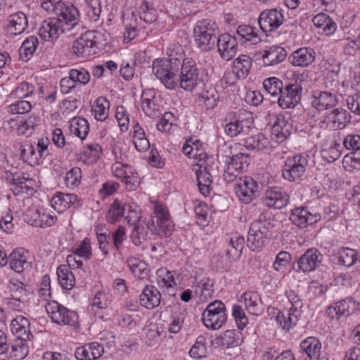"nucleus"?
<instances>
[{"instance_id": "f257e3e1", "label": "nucleus", "mask_w": 360, "mask_h": 360, "mask_svg": "<svg viewBox=\"0 0 360 360\" xmlns=\"http://www.w3.org/2000/svg\"><path fill=\"white\" fill-rule=\"evenodd\" d=\"M56 18L44 21L39 30L45 41L56 39L60 34L72 30L79 21V13L72 3L58 1L55 7Z\"/></svg>"}, {"instance_id": "f03ea898", "label": "nucleus", "mask_w": 360, "mask_h": 360, "mask_svg": "<svg viewBox=\"0 0 360 360\" xmlns=\"http://www.w3.org/2000/svg\"><path fill=\"white\" fill-rule=\"evenodd\" d=\"M180 57H182L181 55ZM180 59L157 58L153 62V73L169 89L179 86Z\"/></svg>"}, {"instance_id": "7ed1b4c3", "label": "nucleus", "mask_w": 360, "mask_h": 360, "mask_svg": "<svg viewBox=\"0 0 360 360\" xmlns=\"http://www.w3.org/2000/svg\"><path fill=\"white\" fill-rule=\"evenodd\" d=\"M179 75V86L186 91H191L198 86L204 84L202 68H199L191 58H186L182 63L180 62Z\"/></svg>"}, {"instance_id": "20e7f679", "label": "nucleus", "mask_w": 360, "mask_h": 360, "mask_svg": "<svg viewBox=\"0 0 360 360\" xmlns=\"http://www.w3.org/2000/svg\"><path fill=\"white\" fill-rule=\"evenodd\" d=\"M219 33L215 22L205 19L196 22L193 28L195 43L202 51H208L214 49Z\"/></svg>"}, {"instance_id": "39448f33", "label": "nucleus", "mask_w": 360, "mask_h": 360, "mask_svg": "<svg viewBox=\"0 0 360 360\" xmlns=\"http://www.w3.org/2000/svg\"><path fill=\"white\" fill-rule=\"evenodd\" d=\"M272 227L271 223L265 219V216L261 214L250 225L247 240L248 248L252 251L259 252L269 242Z\"/></svg>"}, {"instance_id": "423d86ee", "label": "nucleus", "mask_w": 360, "mask_h": 360, "mask_svg": "<svg viewBox=\"0 0 360 360\" xmlns=\"http://www.w3.org/2000/svg\"><path fill=\"white\" fill-rule=\"evenodd\" d=\"M201 319L208 329H219L227 319L224 304L220 300L210 303L202 313Z\"/></svg>"}, {"instance_id": "0eeeda50", "label": "nucleus", "mask_w": 360, "mask_h": 360, "mask_svg": "<svg viewBox=\"0 0 360 360\" xmlns=\"http://www.w3.org/2000/svg\"><path fill=\"white\" fill-rule=\"evenodd\" d=\"M46 311L52 321L60 326H75L78 323V315L58 303L53 301L46 306Z\"/></svg>"}, {"instance_id": "6e6552de", "label": "nucleus", "mask_w": 360, "mask_h": 360, "mask_svg": "<svg viewBox=\"0 0 360 360\" xmlns=\"http://www.w3.org/2000/svg\"><path fill=\"white\" fill-rule=\"evenodd\" d=\"M227 122L224 130L226 134L231 137H235L240 134H248L253 124L252 115L247 112L238 113L232 116L231 114L226 117Z\"/></svg>"}, {"instance_id": "1a4fd4ad", "label": "nucleus", "mask_w": 360, "mask_h": 360, "mask_svg": "<svg viewBox=\"0 0 360 360\" xmlns=\"http://www.w3.org/2000/svg\"><path fill=\"white\" fill-rule=\"evenodd\" d=\"M250 164L248 154L238 153L231 157L227 156L225 161L224 176L229 182L233 181L242 174Z\"/></svg>"}, {"instance_id": "9d476101", "label": "nucleus", "mask_w": 360, "mask_h": 360, "mask_svg": "<svg viewBox=\"0 0 360 360\" xmlns=\"http://www.w3.org/2000/svg\"><path fill=\"white\" fill-rule=\"evenodd\" d=\"M308 166L307 158L297 155L288 158L283 166L282 174L288 181L293 182L300 179L304 174Z\"/></svg>"}, {"instance_id": "9b49d317", "label": "nucleus", "mask_w": 360, "mask_h": 360, "mask_svg": "<svg viewBox=\"0 0 360 360\" xmlns=\"http://www.w3.org/2000/svg\"><path fill=\"white\" fill-rule=\"evenodd\" d=\"M277 98L278 104L283 109L295 108L301 100L302 87L297 83L286 84Z\"/></svg>"}, {"instance_id": "f8f14e48", "label": "nucleus", "mask_w": 360, "mask_h": 360, "mask_svg": "<svg viewBox=\"0 0 360 360\" xmlns=\"http://www.w3.org/2000/svg\"><path fill=\"white\" fill-rule=\"evenodd\" d=\"M283 22V15L276 8L262 11L258 18V24L264 32L278 28Z\"/></svg>"}, {"instance_id": "ddd939ff", "label": "nucleus", "mask_w": 360, "mask_h": 360, "mask_svg": "<svg viewBox=\"0 0 360 360\" xmlns=\"http://www.w3.org/2000/svg\"><path fill=\"white\" fill-rule=\"evenodd\" d=\"M321 216L319 213H311L304 207H295L291 210L290 221L300 229L313 225L320 221Z\"/></svg>"}, {"instance_id": "4468645a", "label": "nucleus", "mask_w": 360, "mask_h": 360, "mask_svg": "<svg viewBox=\"0 0 360 360\" xmlns=\"http://www.w3.org/2000/svg\"><path fill=\"white\" fill-rule=\"evenodd\" d=\"M323 261V255L315 248L308 249L297 260V269L310 272L319 268Z\"/></svg>"}, {"instance_id": "2eb2a0df", "label": "nucleus", "mask_w": 360, "mask_h": 360, "mask_svg": "<svg viewBox=\"0 0 360 360\" xmlns=\"http://www.w3.org/2000/svg\"><path fill=\"white\" fill-rule=\"evenodd\" d=\"M218 52L225 60H231L238 51V42L236 37L229 34H222L217 38Z\"/></svg>"}, {"instance_id": "dca6fc26", "label": "nucleus", "mask_w": 360, "mask_h": 360, "mask_svg": "<svg viewBox=\"0 0 360 360\" xmlns=\"http://www.w3.org/2000/svg\"><path fill=\"white\" fill-rule=\"evenodd\" d=\"M264 202L269 207L281 209L288 204L289 196L281 188L274 187L266 191Z\"/></svg>"}, {"instance_id": "f3484780", "label": "nucleus", "mask_w": 360, "mask_h": 360, "mask_svg": "<svg viewBox=\"0 0 360 360\" xmlns=\"http://www.w3.org/2000/svg\"><path fill=\"white\" fill-rule=\"evenodd\" d=\"M292 130V123L285 116L279 115L271 128L272 139L278 143H283L290 135Z\"/></svg>"}, {"instance_id": "a211bd4d", "label": "nucleus", "mask_w": 360, "mask_h": 360, "mask_svg": "<svg viewBox=\"0 0 360 360\" xmlns=\"http://www.w3.org/2000/svg\"><path fill=\"white\" fill-rule=\"evenodd\" d=\"M338 103L337 96L329 91H316L312 96V106L319 111L334 108Z\"/></svg>"}, {"instance_id": "6ab92c4d", "label": "nucleus", "mask_w": 360, "mask_h": 360, "mask_svg": "<svg viewBox=\"0 0 360 360\" xmlns=\"http://www.w3.org/2000/svg\"><path fill=\"white\" fill-rule=\"evenodd\" d=\"M10 328L18 340L27 341L33 337L30 330V322L27 318L22 316H18L13 319L10 324Z\"/></svg>"}, {"instance_id": "aec40b11", "label": "nucleus", "mask_w": 360, "mask_h": 360, "mask_svg": "<svg viewBox=\"0 0 360 360\" xmlns=\"http://www.w3.org/2000/svg\"><path fill=\"white\" fill-rule=\"evenodd\" d=\"M240 183L235 185V193L239 200L245 204L250 203L255 195L257 184L251 178L240 179Z\"/></svg>"}, {"instance_id": "412c9836", "label": "nucleus", "mask_w": 360, "mask_h": 360, "mask_svg": "<svg viewBox=\"0 0 360 360\" xmlns=\"http://www.w3.org/2000/svg\"><path fill=\"white\" fill-rule=\"evenodd\" d=\"M316 53L313 49L303 47L293 51L288 59L294 66L307 67L314 61Z\"/></svg>"}, {"instance_id": "4be33fe9", "label": "nucleus", "mask_w": 360, "mask_h": 360, "mask_svg": "<svg viewBox=\"0 0 360 360\" xmlns=\"http://www.w3.org/2000/svg\"><path fill=\"white\" fill-rule=\"evenodd\" d=\"M103 347L98 342H91L77 348L75 356L78 360H96L103 354Z\"/></svg>"}, {"instance_id": "5701e85b", "label": "nucleus", "mask_w": 360, "mask_h": 360, "mask_svg": "<svg viewBox=\"0 0 360 360\" xmlns=\"http://www.w3.org/2000/svg\"><path fill=\"white\" fill-rule=\"evenodd\" d=\"M262 61L264 65L271 66L283 62L287 57V51L284 48L278 46H272L261 52Z\"/></svg>"}, {"instance_id": "b1692460", "label": "nucleus", "mask_w": 360, "mask_h": 360, "mask_svg": "<svg viewBox=\"0 0 360 360\" xmlns=\"http://www.w3.org/2000/svg\"><path fill=\"white\" fill-rule=\"evenodd\" d=\"M27 252L23 248L14 250L9 255L11 269L15 273L21 274L30 266L27 259Z\"/></svg>"}, {"instance_id": "393cba45", "label": "nucleus", "mask_w": 360, "mask_h": 360, "mask_svg": "<svg viewBox=\"0 0 360 360\" xmlns=\"http://www.w3.org/2000/svg\"><path fill=\"white\" fill-rule=\"evenodd\" d=\"M27 16L22 12L11 15L6 20V27L11 34L18 35L23 32L27 27Z\"/></svg>"}, {"instance_id": "a878e982", "label": "nucleus", "mask_w": 360, "mask_h": 360, "mask_svg": "<svg viewBox=\"0 0 360 360\" xmlns=\"http://www.w3.org/2000/svg\"><path fill=\"white\" fill-rule=\"evenodd\" d=\"M161 300L160 291L153 285H146L140 295V303L147 309L158 307Z\"/></svg>"}, {"instance_id": "bb28decb", "label": "nucleus", "mask_w": 360, "mask_h": 360, "mask_svg": "<svg viewBox=\"0 0 360 360\" xmlns=\"http://www.w3.org/2000/svg\"><path fill=\"white\" fill-rule=\"evenodd\" d=\"M91 37V36L85 34L75 41L72 46V51L76 55L86 58L95 53L92 49L96 43Z\"/></svg>"}, {"instance_id": "cd10ccee", "label": "nucleus", "mask_w": 360, "mask_h": 360, "mask_svg": "<svg viewBox=\"0 0 360 360\" xmlns=\"http://www.w3.org/2000/svg\"><path fill=\"white\" fill-rule=\"evenodd\" d=\"M75 204H79L78 197L75 194L59 193L51 199L52 207L58 212H62Z\"/></svg>"}, {"instance_id": "c85d7f7f", "label": "nucleus", "mask_w": 360, "mask_h": 360, "mask_svg": "<svg viewBox=\"0 0 360 360\" xmlns=\"http://www.w3.org/2000/svg\"><path fill=\"white\" fill-rule=\"evenodd\" d=\"M8 286L12 292L11 300L18 302L19 308H22L25 306L24 300L27 296L25 284L21 281L11 277Z\"/></svg>"}, {"instance_id": "c756f323", "label": "nucleus", "mask_w": 360, "mask_h": 360, "mask_svg": "<svg viewBox=\"0 0 360 360\" xmlns=\"http://www.w3.org/2000/svg\"><path fill=\"white\" fill-rule=\"evenodd\" d=\"M321 348V344L315 337H309L300 344V349L310 359H316L319 356Z\"/></svg>"}, {"instance_id": "7c9ffc66", "label": "nucleus", "mask_w": 360, "mask_h": 360, "mask_svg": "<svg viewBox=\"0 0 360 360\" xmlns=\"http://www.w3.org/2000/svg\"><path fill=\"white\" fill-rule=\"evenodd\" d=\"M39 41L36 36H30L24 40L19 49V56L22 60L27 61L34 55Z\"/></svg>"}, {"instance_id": "2f4dec72", "label": "nucleus", "mask_w": 360, "mask_h": 360, "mask_svg": "<svg viewBox=\"0 0 360 360\" xmlns=\"http://www.w3.org/2000/svg\"><path fill=\"white\" fill-rule=\"evenodd\" d=\"M252 60L247 55H240L233 61V72L238 78L244 79L249 74Z\"/></svg>"}, {"instance_id": "473e14b6", "label": "nucleus", "mask_w": 360, "mask_h": 360, "mask_svg": "<svg viewBox=\"0 0 360 360\" xmlns=\"http://www.w3.org/2000/svg\"><path fill=\"white\" fill-rule=\"evenodd\" d=\"M198 186L201 194L207 196L210 192V186L212 184V176L208 171L207 167L202 169L201 166L199 171L196 172Z\"/></svg>"}, {"instance_id": "72a5a7b5", "label": "nucleus", "mask_w": 360, "mask_h": 360, "mask_svg": "<svg viewBox=\"0 0 360 360\" xmlns=\"http://www.w3.org/2000/svg\"><path fill=\"white\" fill-rule=\"evenodd\" d=\"M127 208H128V204L123 203L117 199L115 200L106 215L108 222L114 224L122 217H124L127 213Z\"/></svg>"}, {"instance_id": "f704fd0d", "label": "nucleus", "mask_w": 360, "mask_h": 360, "mask_svg": "<svg viewBox=\"0 0 360 360\" xmlns=\"http://www.w3.org/2000/svg\"><path fill=\"white\" fill-rule=\"evenodd\" d=\"M269 143L268 138L262 133L247 137L244 141L245 146L252 150H263L269 146Z\"/></svg>"}, {"instance_id": "c9c22d12", "label": "nucleus", "mask_w": 360, "mask_h": 360, "mask_svg": "<svg viewBox=\"0 0 360 360\" xmlns=\"http://www.w3.org/2000/svg\"><path fill=\"white\" fill-rule=\"evenodd\" d=\"M245 245V238L242 236H234L230 238L226 250V256L229 259H238Z\"/></svg>"}, {"instance_id": "e433bc0d", "label": "nucleus", "mask_w": 360, "mask_h": 360, "mask_svg": "<svg viewBox=\"0 0 360 360\" xmlns=\"http://www.w3.org/2000/svg\"><path fill=\"white\" fill-rule=\"evenodd\" d=\"M328 119L333 122L335 124H337L338 127L343 129L351 121L350 114L342 108L333 109L327 116Z\"/></svg>"}, {"instance_id": "4c0bfd02", "label": "nucleus", "mask_w": 360, "mask_h": 360, "mask_svg": "<svg viewBox=\"0 0 360 360\" xmlns=\"http://www.w3.org/2000/svg\"><path fill=\"white\" fill-rule=\"evenodd\" d=\"M214 292L213 282L209 278H203L195 286V293L201 297V300L212 297Z\"/></svg>"}, {"instance_id": "58836bf2", "label": "nucleus", "mask_w": 360, "mask_h": 360, "mask_svg": "<svg viewBox=\"0 0 360 360\" xmlns=\"http://www.w3.org/2000/svg\"><path fill=\"white\" fill-rule=\"evenodd\" d=\"M58 279L63 288L70 290L75 283L73 274L65 266H60L57 269Z\"/></svg>"}, {"instance_id": "ea45409f", "label": "nucleus", "mask_w": 360, "mask_h": 360, "mask_svg": "<svg viewBox=\"0 0 360 360\" xmlns=\"http://www.w3.org/2000/svg\"><path fill=\"white\" fill-rule=\"evenodd\" d=\"M357 252L351 248H342L338 251V262L347 267H350L358 262Z\"/></svg>"}, {"instance_id": "a19ab883", "label": "nucleus", "mask_w": 360, "mask_h": 360, "mask_svg": "<svg viewBox=\"0 0 360 360\" xmlns=\"http://www.w3.org/2000/svg\"><path fill=\"white\" fill-rule=\"evenodd\" d=\"M151 231L161 237L169 236L174 231V224L169 219L155 224V220L151 219Z\"/></svg>"}, {"instance_id": "79ce46f5", "label": "nucleus", "mask_w": 360, "mask_h": 360, "mask_svg": "<svg viewBox=\"0 0 360 360\" xmlns=\"http://www.w3.org/2000/svg\"><path fill=\"white\" fill-rule=\"evenodd\" d=\"M221 345L226 347H234L243 342L242 333L235 330L225 331L221 337Z\"/></svg>"}, {"instance_id": "37998d69", "label": "nucleus", "mask_w": 360, "mask_h": 360, "mask_svg": "<svg viewBox=\"0 0 360 360\" xmlns=\"http://www.w3.org/2000/svg\"><path fill=\"white\" fill-rule=\"evenodd\" d=\"M109 101L103 96L98 97L92 108L94 117L98 121H104L108 117Z\"/></svg>"}, {"instance_id": "c03bdc74", "label": "nucleus", "mask_w": 360, "mask_h": 360, "mask_svg": "<svg viewBox=\"0 0 360 360\" xmlns=\"http://www.w3.org/2000/svg\"><path fill=\"white\" fill-rule=\"evenodd\" d=\"M300 316L301 313H297L289 309L288 311V316L284 315L281 312H278L276 320L283 329L289 330L292 326L297 323Z\"/></svg>"}, {"instance_id": "a18cd8bd", "label": "nucleus", "mask_w": 360, "mask_h": 360, "mask_svg": "<svg viewBox=\"0 0 360 360\" xmlns=\"http://www.w3.org/2000/svg\"><path fill=\"white\" fill-rule=\"evenodd\" d=\"M151 223L148 224L146 226L141 222L135 225L131 234L132 243L136 245L141 244L146 240L148 231L149 229L151 230Z\"/></svg>"}, {"instance_id": "49530a36", "label": "nucleus", "mask_w": 360, "mask_h": 360, "mask_svg": "<svg viewBox=\"0 0 360 360\" xmlns=\"http://www.w3.org/2000/svg\"><path fill=\"white\" fill-rule=\"evenodd\" d=\"M38 120L35 116H30L27 119L22 120L17 128V134L26 137L30 136L38 126Z\"/></svg>"}, {"instance_id": "de8ad7c7", "label": "nucleus", "mask_w": 360, "mask_h": 360, "mask_svg": "<svg viewBox=\"0 0 360 360\" xmlns=\"http://www.w3.org/2000/svg\"><path fill=\"white\" fill-rule=\"evenodd\" d=\"M236 32L243 40V42L250 41L252 44H256L261 40L255 28L249 25L238 26Z\"/></svg>"}, {"instance_id": "09e8293b", "label": "nucleus", "mask_w": 360, "mask_h": 360, "mask_svg": "<svg viewBox=\"0 0 360 360\" xmlns=\"http://www.w3.org/2000/svg\"><path fill=\"white\" fill-rule=\"evenodd\" d=\"M263 86L265 91L271 96L278 97L283 88V82L276 77H269L265 79L263 82Z\"/></svg>"}, {"instance_id": "8fccbe9b", "label": "nucleus", "mask_w": 360, "mask_h": 360, "mask_svg": "<svg viewBox=\"0 0 360 360\" xmlns=\"http://www.w3.org/2000/svg\"><path fill=\"white\" fill-rule=\"evenodd\" d=\"M27 341L16 340L11 345V357L14 360H23L29 352Z\"/></svg>"}, {"instance_id": "3c124183", "label": "nucleus", "mask_w": 360, "mask_h": 360, "mask_svg": "<svg viewBox=\"0 0 360 360\" xmlns=\"http://www.w3.org/2000/svg\"><path fill=\"white\" fill-rule=\"evenodd\" d=\"M89 130V126L86 119L82 117H76L73 120L72 131L74 134L79 137L82 140L86 138Z\"/></svg>"}, {"instance_id": "603ef678", "label": "nucleus", "mask_w": 360, "mask_h": 360, "mask_svg": "<svg viewBox=\"0 0 360 360\" xmlns=\"http://www.w3.org/2000/svg\"><path fill=\"white\" fill-rule=\"evenodd\" d=\"M112 301V295L107 290L98 291L92 300V305L99 309H107Z\"/></svg>"}, {"instance_id": "864d4df0", "label": "nucleus", "mask_w": 360, "mask_h": 360, "mask_svg": "<svg viewBox=\"0 0 360 360\" xmlns=\"http://www.w3.org/2000/svg\"><path fill=\"white\" fill-rule=\"evenodd\" d=\"M20 158L30 165L35 164L38 162V155L35 152V148L32 144H25L20 146Z\"/></svg>"}, {"instance_id": "5fc2aeb1", "label": "nucleus", "mask_w": 360, "mask_h": 360, "mask_svg": "<svg viewBox=\"0 0 360 360\" xmlns=\"http://www.w3.org/2000/svg\"><path fill=\"white\" fill-rule=\"evenodd\" d=\"M34 91V86L27 82L20 84L10 94V97L17 99H22L31 96Z\"/></svg>"}, {"instance_id": "6e6d98bb", "label": "nucleus", "mask_w": 360, "mask_h": 360, "mask_svg": "<svg viewBox=\"0 0 360 360\" xmlns=\"http://www.w3.org/2000/svg\"><path fill=\"white\" fill-rule=\"evenodd\" d=\"M244 302L247 309L252 314L259 312L258 301L260 300L256 292H246L243 294Z\"/></svg>"}, {"instance_id": "4d7b16f0", "label": "nucleus", "mask_w": 360, "mask_h": 360, "mask_svg": "<svg viewBox=\"0 0 360 360\" xmlns=\"http://www.w3.org/2000/svg\"><path fill=\"white\" fill-rule=\"evenodd\" d=\"M128 264L135 277L139 279H144L148 276V269L144 262H136L135 259L128 261Z\"/></svg>"}, {"instance_id": "13d9d810", "label": "nucleus", "mask_w": 360, "mask_h": 360, "mask_svg": "<svg viewBox=\"0 0 360 360\" xmlns=\"http://www.w3.org/2000/svg\"><path fill=\"white\" fill-rule=\"evenodd\" d=\"M72 252L80 258L90 259L91 257L90 240L86 238L72 250Z\"/></svg>"}, {"instance_id": "bf43d9fd", "label": "nucleus", "mask_w": 360, "mask_h": 360, "mask_svg": "<svg viewBox=\"0 0 360 360\" xmlns=\"http://www.w3.org/2000/svg\"><path fill=\"white\" fill-rule=\"evenodd\" d=\"M205 339L200 336L197 338L195 344L191 348L189 354L192 358L200 359L206 355L207 348L205 345Z\"/></svg>"}, {"instance_id": "052dcab7", "label": "nucleus", "mask_w": 360, "mask_h": 360, "mask_svg": "<svg viewBox=\"0 0 360 360\" xmlns=\"http://www.w3.org/2000/svg\"><path fill=\"white\" fill-rule=\"evenodd\" d=\"M82 172L80 168L75 167L67 172L65 176V184L68 187L77 186L80 184Z\"/></svg>"}, {"instance_id": "680f3d73", "label": "nucleus", "mask_w": 360, "mask_h": 360, "mask_svg": "<svg viewBox=\"0 0 360 360\" xmlns=\"http://www.w3.org/2000/svg\"><path fill=\"white\" fill-rule=\"evenodd\" d=\"M9 109L13 114H25L32 109L30 101L19 99L9 105Z\"/></svg>"}, {"instance_id": "e2e57ef3", "label": "nucleus", "mask_w": 360, "mask_h": 360, "mask_svg": "<svg viewBox=\"0 0 360 360\" xmlns=\"http://www.w3.org/2000/svg\"><path fill=\"white\" fill-rule=\"evenodd\" d=\"M232 315L235 319L238 328L243 329L247 326L248 319L240 306H233Z\"/></svg>"}, {"instance_id": "0e129e2a", "label": "nucleus", "mask_w": 360, "mask_h": 360, "mask_svg": "<svg viewBox=\"0 0 360 360\" xmlns=\"http://www.w3.org/2000/svg\"><path fill=\"white\" fill-rule=\"evenodd\" d=\"M69 75L75 82H78L81 84H86L90 79L89 72L84 68L79 70L72 69L70 71Z\"/></svg>"}, {"instance_id": "69168bd1", "label": "nucleus", "mask_w": 360, "mask_h": 360, "mask_svg": "<svg viewBox=\"0 0 360 360\" xmlns=\"http://www.w3.org/2000/svg\"><path fill=\"white\" fill-rule=\"evenodd\" d=\"M152 96H149L148 93H143L141 97L142 109L148 116L155 115V103L152 100Z\"/></svg>"}, {"instance_id": "338daca9", "label": "nucleus", "mask_w": 360, "mask_h": 360, "mask_svg": "<svg viewBox=\"0 0 360 360\" xmlns=\"http://www.w3.org/2000/svg\"><path fill=\"white\" fill-rule=\"evenodd\" d=\"M116 120L121 128L122 131L128 129L129 122V115L127 113L126 110L122 106H119L117 108L115 113Z\"/></svg>"}, {"instance_id": "774afa93", "label": "nucleus", "mask_w": 360, "mask_h": 360, "mask_svg": "<svg viewBox=\"0 0 360 360\" xmlns=\"http://www.w3.org/2000/svg\"><path fill=\"white\" fill-rule=\"evenodd\" d=\"M343 145L347 150L352 152L360 150V136L357 134H349L345 137Z\"/></svg>"}]
</instances>
